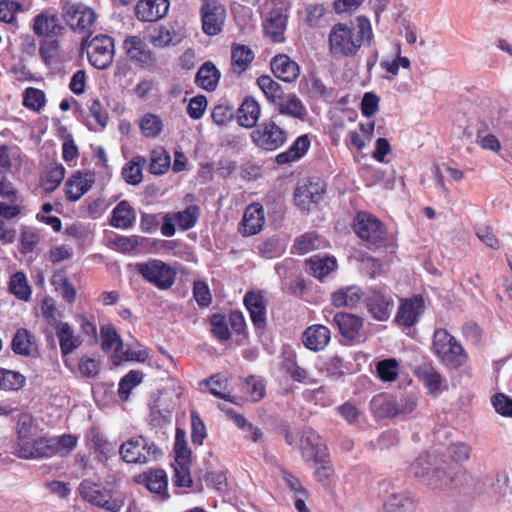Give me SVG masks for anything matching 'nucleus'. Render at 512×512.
Returning a JSON list of instances; mask_svg holds the SVG:
<instances>
[{
  "label": "nucleus",
  "instance_id": "37",
  "mask_svg": "<svg viewBox=\"0 0 512 512\" xmlns=\"http://www.w3.org/2000/svg\"><path fill=\"white\" fill-rule=\"evenodd\" d=\"M220 79V72L216 66L210 62H205L198 70L195 76L196 84L207 91H214Z\"/></svg>",
  "mask_w": 512,
  "mask_h": 512
},
{
  "label": "nucleus",
  "instance_id": "52",
  "mask_svg": "<svg viewBox=\"0 0 512 512\" xmlns=\"http://www.w3.org/2000/svg\"><path fill=\"white\" fill-rule=\"evenodd\" d=\"M9 290L17 298L28 300L31 295L30 286L24 273L17 272L10 277Z\"/></svg>",
  "mask_w": 512,
  "mask_h": 512
},
{
  "label": "nucleus",
  "instance_id": "32",
  "mask_svg": "<svg viewBox=\"0 0 512 512\" xmlns=\"http://www.w3.org/2000/svg\"><path fill=\"white\" fill-rule=\"evenodd\" d=\"M416 502L406 492H392L383 502L384 512H415Z\"/></svg>",
  "mask_w": 512,
  "mask_h": 512
},
{
  "label": "nucleus",
  "instance_id": "31",
  "mask_svg": "<svg viewBox=\"0 0 512 512\" xmlns=\"http://www.w3.org/2000/svg\"><path fill=\"white\" fill-rule=\"evenodd\" d=\"M309 273L322 280L337 268V261L333 256L314 255L305 260Z\"/></svg>",
  "mask_w": 512,
  "mask_h": 512
},
{
  "label": "nucleus",
  "instance_id": "24",
  "mask_svg": "<svg viewBox=\"0 0 512 512\" xmlns=\"http://www.w3.org/2000/svg\"><path fill=\"white\" fill-rule=\"evenodd\" d=\"M270 66L274 76L287 83L294 82L300 74L299 65L285 54L273 57Z\"/></svg>",
  "mask_w": 512,
  "mask_h": 512
},
{
  "label": "nucleus",
  "instance_id": "45",
  "mask_svg": "<svg viewBox=\"0 0 512 512\" xmlns=\"http://www.w3.org/2000/svg\"><path fill=\"white\" fill-rule=\"evenodd\" d=\"M65 168L61 164L52 165L41 177V186L45 191H54L63 181Z\"/></svg>",
  "mask_w": 512,
  "mask_h": 512
},
{
  "label": "nucleus",
  "instance_id": "11",
  "mask_svg": "<svg viewBox=\"0 0 512 512\" xmlns=\"http://www.w3.org/2000/svg\"><path fill=\"white\" fill-rule=\"evenodd\" d=\"M202 30L206 35L215 36L222 32L226 20V9L217 0H202L200 7Z\"/></svg>",
  "mask_w": 512,
  "mask_h": 512
},
{
  "label": "nucleus",
  "instance_id": "3",
  "mask_svg": "<svg viewBox=\"0 0 512 512\" xmlns=\"http://www.w3.org/2000/svg\"><path fill=\"white\" fill-rule=\"evenodd\" d=\"M80 49L82 53H86L90 65L99 70L107 69L115 56L114 39L106 34L85 35Z\"/></svg>",
  "mask_w": 512,
  "mask_h": 512
},
{
  "label": "nucleus",
  "instance_id": "44",
  "mask_svg": "<svg viewBox=\"0 0 512 512\" xmlns=\"http://www.w3.org/2000/svg\"><path fill=\"white\" fill-rule=\"evenodd\" d=\"M371 408L377 419L395 417V400L378 395L371 401Z\"/></svg>",
  "mask_w": 512,
  "mask_h": 512
},
{
  "label": "nucleus",
  "instance_id": "38",
  "mask_svg": "<svg viewBox=\"0 0 512 512\" xmlns=\"http://www.w3.org/2000/svg\"><path fill=\"white\" fill-rule=\"evenodd\" d=\"M146 164V159L143 156H134L122 168L121 175L124 181L130 185H138L143 180V168Z\"/></svg>",
  "mask_w": 512,
  "mask_h": 512
},
{
  "label": "nucleus",
  "instance_id": "17",
  "mask_svg": "<svg viewBox=\"0 0 512 512\" xmlns=\"http://www.w3.org/2000/svg\"><path fill=\"white\" fill-rule=\"evenodd\" d=\"M393 300L382 288H371L366 297V306L372 317L378 321H386L391 315Z\"/></svg>",
  "mask_w": 512,
  "mask_h": 512
},
{
  "label": "nucleus",
  "instance_id": "7",
  "mask_svg": "<svg viewBox=\"0 0 512 512\" xmlns=\"http://www.w3.org/2000/svg\"><path fill=\"white\" fill-rule=\"evenodd\" d=\"M354 231L359 238L367 242L369 248L386 246L387 229L378 218L371 214L358 213L354 222Z\"/></svg>",
  "mask_w": 512,
  "mask_h": 512
},
{
  "label": "nucleus",
  "instance_id": "61",
  "mask_svg": "<svg viewBox=\"0 0 512 512\" xmlns=\"http://www.w3.org/2000/svg\"><path fill=\"white\" fill-rule=\"evenodd\" d=\"M45 104V94L42 90L29 87L24 92L23 105L26 108L38 111Z\"/></svg>",
  "mask_w": 512,
  "mask_h": 512
},
{
  "label": "nucleus",
  "instance_id": "13",
  "mask_svg": "<svg viewBox=\"0 0 512 512\" xmlns=\"http://www.w3.org/2000/svg\"><path fill=\"white\" fill-rule=\"evenodd\" d=\"M32 30L40 37H58L64 33L65 27L54 9H46L34 17Z\"/></svg>",
  "mask_w": 512,
  "mask_h": 512
},
{
  "label": "nucleus",
  "instance_id": "30",
  "mask_svg": "<svg viewBox=\"0 0 512 512\" xmlns=\"http://www.w3.org/2000/svg\"><path fill=\"white\" fill-rule=\"evenodd\" d=\"M261 114L258 101L253 97H246L237 111V121L240 126L252 128L256 125Z\"/></svg>",
  "mask_w": 512,
  "mask_h": 512
},
{
  "label": "nucleus",
  "instance_id": "28",
  "mask_svg": "<svg viewBox=\"0 0 512 512\" xmlns=\"http://www.w3.org/2000/svg\"><path fill=\"white\" fill-rule=\"evenodd\" d=\"M244 304L249 311L252 323L256 328H264L266 325V306L260 293L248 292L244 297Z\"/></svg>",
  "mask_w": 512,
  "mask_h": 512
},
{
  "label": "nucleus",
  "instance_id": "56",
  "mask_svg": "<svg viewBox=\"0 0 512 512\" xmlns=\"http://www.w3.org/2000/svg\"><path fill=\"white\" fill-rule=\"evenodd\" d=\"M99 371V360L83 355L79 358L78 363L75 364V370L73 372H78L83 377L95 378L99 374Z\"/></svg>",
  "mask_w": 512,
  "mask_h": 512
},
{
  "label": "nucleus",
  "instance_id": "57",
  "mask_svg": "<svg viewBox=\"0 0 512 512\" xmlns=\"http://www.w3.org/2000/svg\"><path fill=\"white\" fill-rule=\"evenodd\" d=\"M190 460L175 462L173 483L177 487H191L193 480L189 468Z\"/></svg>",
  "mask_w": 512,
  "mask_h": 512
},
{
  "label": "nucleus",
  "instance_id": "49",
  "mask_svg": "<svg viewBox=\"0 0 512 512\" xmlns=\"http://www.w3.org/2000/svg\"><path fill=\"white\" fill-rule=\"evenodd\" d=\"M320 247V239L315 232H307L298 236L292 246V252L296 254H306Z\"/></svg>",
  "mask_w": 512,
  "mask_h": 512
},
{
  "label": "nucleus",
  "instance_id": "59",
  "mask_svg": "<svg viewBox=\"0 0 512 512\" xmlns=\"http://www.w3.org/2000/svg\"><path fill=\"white\" fill-rule=\"evenodd\" d=\"M211 332L221 342L230 339V331L225 316L215 313L210 317Z\"/></svg>",
  "mask_w": 512,
  "mask_h": 512
},
{
  "label": "nucleus",
  "instance_id": "9",
  "mask_svg": "<svg viewBox=\"0 0 512 512\" xmlns=\"http://www.w3.org/2000/svg\"><path fill=\"white\" fill-rule=\"evenodd\" d=\"M251 139L258 148L274 151L286 143L287 132L274 121H268L251 132Z\"/></svg>",
  "mask_w": 512,
  "mask_h": 512
},
{
  "label": "nucleus",
  "instance_id": "4",
  "mask_svg": "<svg viewBox=\"0 0 512 512\" xmlns=\"http://www.w3.org/2000/svg\"><path fill=\"white\" fill-rule=\"evenodd\" d=\"M433 352L449 369H458L467 360V354L457 339L446 329H436L433 335Z\"/></svg>",
  "mask_w": 512,
  "mask_h": 512
},
{
  "label": "nucleus",
  "instance_id": "25",
  "mask_svg": "<svg viewBox=\"0 0 512 512\" xmlns=\"http://www.w3.org/2000/svg\"><path fill=\"white\" fill-rule=\"evenodd\" d=\"M339 329L340 334L347 340L354 341L360 338V332L363 327L362 318L344 312L336 313L333 319Z\"/></svg>",
  "mask_w": 512,
  "mask_h": 512
},
{
  "label": "nucleus",
  "instance_id": "55",
  "mask_svg": "<svg viewBox=\"0 0 512 512\" xmlns=\"http://www.w3.org/2000/svg\"><path fill=\"white\" fill-rule=\"evenodd\" d=\"M51 282L56 291H58L68 303H73L75 301L76 290L62 273L54 274Z\"/></svg>",
  "mask_w": 512,
  "mask_h": 512
},
{
  "label": "nucleus",
  "instance_id": "33",
  "mask_svg": "<svg viewBox=\"0 0 512 512\" xmlns=\"http://www.w3.org/2000/svg\"><path fill=\"white\" fill-rule=\"evenodd\" d=\"M363 292L360 287L356 285L343 287L332 293V304L337 307L354 308L360 302Z\"/></svg>",
  "mask_w": 512,
  "mask_h": 512
},
{
  "label": "nucleus",
  "instance_id": "15",
  "mask_svg": "<svg viewBox=\"0 0 512 512\" xmlns=\"http://www.w3.org/2000/svg\"><path fill=\"white\" fill-rule=\"evenodd\" d=\"M299 449L305 461L322 460L328 454L321 436L312 428H304L299 441Z\"/></svg>",
  "mask_w": 512,
  "mask_h": 512
},
{
  "label": "nucleus",
  "instance_id": "22",
  "mask_svg": "<svg viewBox=\"0 0 512 512\" xmlns=\"http://www.w3.org/2000/svg\"><path fill=\"white\" fill-rule=\"evenodd\" d=\"M89 449L96 455L99 462H106L112 457L115 446L108 441L98 427H92L86 434Z\"/></svg>",
  "mask_w": 512,
  "mask_h": 512
},
{
  "label": "nucleus",
  "instance_id": "40",
  "mask_svg": "<svg viewBox=\"0 0 512 512\" xmlns=\"http://www.w3.org/2000/svg\"><path fill=\"white\" fill-rule=\"evenodd\" d=\"M257 85L266 97L269 104L275 106L283 97L282 86L274 81L269 75H261L257 78Z\"/></svg>",
  "mask_w": 512,
  "mask_h": 512
},
{
  "label": "nucleus",
  "instance_id": "48",
  "mask_svg": "<svg viewBox=\"0 0 512 512\" xmlns=\"http://www.w3.org/2000/svg\"><path fill=\"white\" fill-rule=\"evenodd\" d=\"M26 378L19 372L0 367V389L17 391L24 387Z\"/></svg>",
  "mask_w": 512,
  "mask_h": 512
},
{
  "label": "nucleus",
  "instance_id": "18",
  "mask_svg": "<svg viewBox=\"0 0 512 512\" xmlns=\"http://www.w3.org/2000/svg\"><path fill=\"white\" fill-rule=\"evenodd\" d=\"M169 7V0H140L135 7V15L139 21L156 22L167 15Z\"/></svg>",
  "mask_w": 512,
  "mask_h": 512
},
{
  "label": "nucleus",
  "instance_id": "58",
  "mask_svg": "<svg viewBox=\"0 0 512 512\" xmlns=\"http://www.w3.org/2000/svg\"><path fill=\"white\" fill-rule=\"evenodd\" d=\"M453 481L452 477L442 469H434L428 473L425 480L422 482L433 490H442Z\"/></svg>",
  "mask_w": 512,
  "mask_h": 512
},
{
  "label": "nucleus",
  "instance_id": "42",
  "mask_svg": "<svg viewBox=\"0 0 512 512\" xmlns=\"http://www.w3.org/2000/svg\"><path fill=\"white\" fill-rule=\"evenodd\" d=\"M41 241L40 231L32 226L23 225L20 228L19 242L22 254L32 253Z\"/></svg>",
  "mask_w": 512,
  "mask_h": 512
},
{
  "label": "nucleus",
  "instance_id": "39",
  "mask_svg": "<svg viewBox=\"0 0 512 512\" xmlns=\"http://www.w3.org/2000/svg\"><path fill=\"white\" fill-rule=\"evenodd\" d=\"M134 220V210L126 200L120 201L112 211L111 225L116 228H130Z\"/></svg>",
  "mask_w": 512,
  "mask_h": 512
},
{
  "label": "nucleus",
  "instance_id": "34",
  "mask_svg": "<svg viewBox=\"0 0 512 512\" xmlns=\"http://www.w3.org/2000/svg\"><path fill=\"white\" fill-rule=\"evenodd\" d=\"M11 348L14 353L23 356H34L37 353L35 337L24 328L16 331L12 339Z\"/></svg>",
  "mask_w": 512,
  "mask_h": 512
},
{
  "label": "nucleus",
  "instance_id": "36",
  "mask_svg": "<svg viewBox=\"0 0 512 512\" xmlns=\"http://www.w3.org/2000/svg\"><path fill=\"white\" fill-rule=\"evenodd\" d=\"M310 147V140L307 135L298 137L292 145L284 152L278 154L275 158L277 164H287L299 160L305 155Z\"/></svg>",
  "mask_w": 512,
  "mask_h": 512
},
{
  "label": "nucleus",
  "instance_id": "5",
  "mask_svg": "<svg viewBox=\"0 0 512 512\" xmlns=\"http://www.w3.org/2000/svg\"><path fill=\"white\" fill-rule=\"evenodd\" d=\"M62 16L74 32L85 35H92L98 18L93 8L78 0L67 1Z\"/></svg>",
  "mask_w": 512,
  "mask_h": 512
},
{
  "label": "nucleus",
  "instance_id": "63",
  "mask_svg": "<svg viewBox=\"0 0 512 512\" xmlns=\"http://www.w3.org/2000/svg\"><path fill=\"white\" fill-rule=\"evenodd\" d=\"M284 369L293 381L306 384L314 383V381L309 377L306 369L300 367L293 359H286L284 362Z\"/></svg>",
  "mask_w": 512,
  "mask_h": 512
},
{
  "label": "nucleus",
  "instance_id": "53",
  "mask_svg": "<svg viewBox=\"0 0 512 512\" xmlns=\"http://www.w3.org/2000/svg\"><path fill=\"white\" fill-rule=\"evenodd\" d=\"M261 256L267 259L280 257L286 249V245L276 237L268 238L257 247Z\"/></svg>",
  "mask_w": 512,
  "mask_h": 512
},
{
  "label": "nucleus",
  "instance_id": "64",
  "mask_svg": "<svg viewBox=\"0 0 512 512\" xmlns=\"http://www.w3.org/2000/svg\"><path fill=\"white\" fill-rule=\"evenodd\" d=\"M244 390L253 401L261 400L265 395V385L263 380L256 376H249L244 383Z\"/></svg>",
  "mask_w": 512,
  "mask_h": 512
},
{
  "label": "nucleus",
  "instance_id": "14",
  "mask_svg": "<svg viewBox=\"0 0 512 512\" xmlns=\"http://www.w3.org/2000/svg\"><path fill=\"white\" fill-rule=\"evenodd\" d=\"M287 20V8L284 3H280L279 6L270 9L263 25L265 35L270 38L272 42H284Z\"/></svg>",
  "mask_w": 512,
  "mask_h": 512
},
{
  "label": "nucleus",
  "instance_id": "8",
  "mask_svg": "<svg viewBox=\"0 0 512 512\" xmlns=\"http://www.w3.org/2000/svg\"><path fill=\"white\" fill-rule=\"evenodd\" d=\"M119 454L127 463L145 464L156 460L161 455V450L154 442L143 436H136L121 444Z\"/></svg>",
  "mask_w": 512,
  "mask_h": 512
},
{
  "label": "nucleus",
  "instance_id": "2",
  "mask_svg": "<svg viewBox=\"0 0 512 512\" xmlns=\"http://www.w3.org/2000/svg\"><path fill=\"white\" fill-rule=\"evenodd\" d=\"M16 454L24 459L48 458L56 454L54 438H49L39 432L34 424L33 416L23 413L19 416L16 426Z\"/></svg>",
  "mask_w": 512,
  "mask_h": 512
},
{
  "label": "nucleus",
  "instance_id": "12",
  "mask_svg": "<svg viewBox=\"0 0 512 512\" xmlns=\"http://www.w3.org/2000/svg\"><path fill=\"white\" fill-rule=\"evenodd\" d=\"M54 330L59 341L63 363L70 371H74L75 363L70 355L82 345L83 339L67 322L58 323Z\"/></svg>",
  "mask_w": 512,
  "mask_h": 512
},
{
  "label": "nucleus",
  "instance_id": "21",
  "mask_svg": "<svg viewBox=\"0 0 512 512\" xmlns=\"http://www.w3.org/2000/svg\"><path fill=\"white\" fill-rule=\"evenodd\" d=\"M80 493L86 501L93 505L112 512L119 510V505L115 501L111 500L110 495L107 492L102 491L100 486L95 483L88 481L82 482L80 485Z\"/></svg>",
  "mask_w": 512,
  "mask_h": 512
},
{
  "label": "nucleus",
  "instance_id": "20",
  "mask_svg": "<svg viewBox=\"0 0 512 512\" xmlns=\"http://www.w3.org/2000/svg\"><path fill=\"white\" fill-rule=\"evenodd\" d=\"M95 183V175L92 172H75L66 181V197L70 201H78L86 194Z\"/></svg>",
  "mask_w": 512,
  "mask_h": 512
},
{
  "label": "nucleus",
  "instance_id": "60",
  "mask_svg": "<svg viewBox=\"0 0 512 512\" xmlns=\"http://www.w3.org/2000/svg\"><path fill=\"white\" fill-rule=\"evenodd\" d=\"M313 462L318 465L314 472L317 481L325 485L328 484L334 477V468L329 459V453L322 460H314Z\"/></svg>",
  "mask_w": 512,
  "mask_h": 512
},
{
  "label": "nucleus",
  "instance_id": "41",
  "mask_svg": "<svg viewBox=\"0 0 512 512\" xmlns=\"http://www.w3.org/2000/svg\"><path fill=\"white\" fill-rule=\"evenodd\" d=\"M101 348L105 352L113 350V356H116L123 349V342L116 329L112 325L102 326L100 329Z\"/></svg>",
  "mask_w": 512,
  "mask_h": 512
},
{
  "label": "nucleus",
  "instance_id": "51",
  "mask_svg": "<svg viewBox=\"0 0 512 512\" xmlns=\"http://www.w3.org/2000/svg\"><path fill=\"white\" fill-rule=\"evenodd\" d=\"M321 195L318 191H312L311 185L299 186L294 192V202L302 210L308 209L311 203H316Z\"/></svg>",
  "mask_w": 512,
  "mask_h": 512
},
{
  "label": "nucleus",
  "instance_id": "35",
  "mask_svg": "<svg viewBox=\"0 0 512 512\" xmlns=\"http://www.w3.org/2000/svg\"><path fill=\"white\" fill-rule=\"evenodd\" d=\"M254 52L246 45L233 44L231 47V67L234 73L245 72L254 60Z\"/></svg>",
  "mask_w": 512,
  "mask_h": 512
},
{
  "label": "nucleus",
  "instance_id": "26",
  "mask_svg": "<svg viewBox=\"0 0 512 512\" xmlns=\"http://www.w3.org/2000/svg\"><path fill=\"white\" fill-rule=\"evenodd\" d=\"M274 107L279 114L300 121H305L308 116L305 105L295 93H285L284 97Z\"/></svg>",
  "mask_w": 512,
  "mask_h": 512
},
{
  "label": "nucleus",
  "instance_id": "62",
  "mask_svg": "<svg viewBox=\"0 0 512 512\" xmlns=\"http://www.w3.org/2000/svg\"><path fill=\"white\" fill-rule=\"evenodd\" d=\"M309 92L312 97L321 98L325 101H333L335 98L334 89L326 87L322 80L317 77L310 78Z\"/></svg>",
  "mask_w": 512,
  "mask_h": 512
},
{
  "label": "nucleus",
  "instance_id": "6",
  "mask_svg": "<svg viewBox=\"0 0 512 512\" xmlns=\"http://www.w3.org/2000/svg\"><path fill=\"white\" fill-rule=\"evenodd\" d=\"M135 270L146 282L160 290L170 289L177 275L173 267L159 259L136 263Z\"/></svg>",
  "mask_w": 512,
  "mask_h": 512
},
{
  "label": "nucleus",
  "instance_id": "29",
  "mask_svg": "<svg viewBox=\"0 0 512 512\" xmlns=\"http://www.w3.org/2000/svg\"><path fill=\"white\" fill-rule=\"evenodd\" d=\"M330 338V330L320 324L308 327L303 333V343L312 351L324 349L329 343Z\"/></svg>",
  "mask_w": 512,
  "mask_h": 512
},
{
  "label": "nucleus",
  "instance_id": "43",
  "mask_svg": "<svg viewBox=\"0 0 512 512\" xmlns=\"http://www.w3.org/2000/svg\"><path fill=\"white\" fill-rule=\"evenodd\" d=\"M171 166L169 153L164 148L154 149L150 153L149 172L154 175L166 173Z\"/></svg>",
  "mask_w": 512,
  "mask_h": 512
},
{
  "label": "nucleus",
  "instance_id": "10",
  "mask_svg": "<svg viewBox=\"0 0 512 512\" xmlns=\"http://www.w3.org/2000/svg\"><path fill=\"white\" fill-rule=\"evenodd\" d=\"M123 51L127 60L139 68L146 69L156 65V55L139 36H127L123 41Z\"/></svg>",
  "mask_w": 512,
  "mask_h": 512
},
{
  "label": "nucleus",
  "instance_id": "27",
  "mask_svg": "<svg viewBox=\"0 0 512 512\" xmlns=\"http://www.w3.org/2000/svg\"><path fill=\"white\" fill-rule=\"evenodd\" d=\"M415 375L424 384L430 395H437L444 381L442 375L430 363H423L415 370Z\"/></svg>",
  "mask_w": 512,
  "mask_h": 512
},
{
  "label": "nucleus",
  "instance_id": "47",
  "mask_svg": "<svg viewBox=\"0 0 512 512\" xmlns=\"http://www.w3.org/2000/svg\"><path fill=\"white\" fill-rule=\"evenodd\" d=\"M139 127L145 137L156 138L161 134L164 124L158 115L147 113L141 118Z\"/></svg>",
  "mask_w": 512,
  "mask_h": 512
},
{
  "label": "nucleus",
  "instance_id": "23",
  "mask_svg": "<svg viewBox=\"0 0 512 512\" xmlns=\"http://www.w3.org/2000/svg\"><path fill=\"white\" fill-rule=\"evenodd\" d=\"M136 481L143 484L150 492L159 495L162 500L169 498L168 477L163 469L144 472L137 476Z\"/></svg>",
  "mask_w": 512,
  "mask_h": 512
},
{
  "label": "nucleus",
  "instance_id": "50",
  "mask_svg": "<svg viewBox=\"0 0 512 512\" xmlns=\"http://www.w3.org/2000/svg\"><path fill=\"white\" fill-rule=\"evenodd\" d=\"M39 54L43 62L51 67L60 57V43L58 40H43L40 42Z\"/></svg>",
  "mask_w": 512,
  "mask_h": 512
},
{
  "label": "nucleus",
  "instance_id": "19",
  "mask_svg": "<svg viewBox=\"0 0 512 512\" xmlns=\"http://www.w3.org/2000/svg\"><path fill=\"white\" fill-rule=\"evenodd\" d=\"M265 223L264 209L259 203H253L246 207L242 221L239 226V232L243 236H253L258 234Z\"/></svg>",
  "mask_w": 512,
  "mask_h": 512
},
{
  "label": "nucleus",
  "instance_id": "46",
  "mask_svg": "<svg viewBox=\"0 0 512 512\" xmlns=\"http://www.w3.org/2000/svg\"><path fill=\"white\" fill-rule=\"evenodd\" d=\"M200 209L197 205H191L183 211L172 214L175 224L183 231L194 227L199 218Z\"/></svg>",
  "mask_w": 512,
  "mask_h": 512
},
{
  "label": "nucleus",
  "instance_id": "54",
  "mask_svg": "<svg viewBox=\"0 0 512 512\" xmlns=\"http://www.w3.org/2000/svg\"><path fill=\"white\" fill-rule=\"evenodd\" d=\"M379 378L384 382H393L398 378L399 364L396 359L381 360L376 366Z\"/></svg>",
  "mask_w": 512,
  "mask_h": 512
},
{
  "label": "nucleus",
  "instance_id": "1",
  "mask_svg": "<svg viewBox=\"0 0 512 512\" xmlns=\"http://www.w3.org/2000/svg\"><path fill=\"white\" fill-rule=\"evenodd\" d=\"M371 38L372 30L366 18L358 17L356 24L337 23L329 32V53L336 60L353 58Z\"/></svg>",
  "mask_w": 512,
  "mask_h": 512
},
{
  "label": "nucleus",
  "instance_id": "16",
  "mask_svg": "<svg viewBox=\"0 0 512 512\" xmlns=\"http://www.w3.org/2000/svg\"><path fill=\"white\" fill-rule=\"evenodd\" d=\"M425 311V302L421 295L403 300L398 308L395 321L403 328H411Z\"/></svg>",
  "mask_w": 512,
  "mask_h": 512
}]
</instances>
